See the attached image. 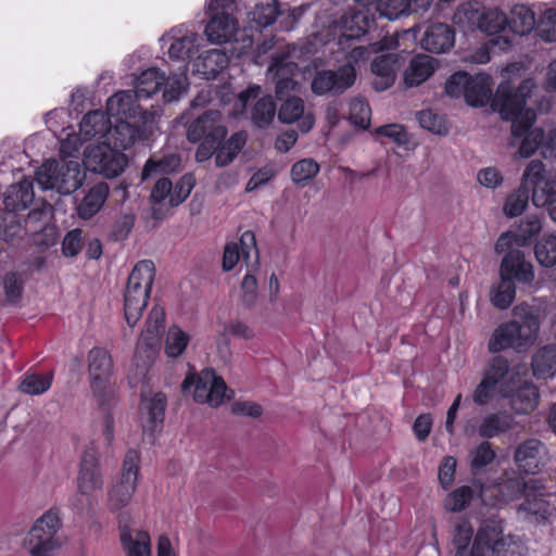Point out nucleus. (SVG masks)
Listing matches in <instances>:
<instances>
[{
  "label": "nucleus",
  "instance_id": "nucleus-15",
  "mask_svg": "<svg viewBox=\"0 0 556 556\" xmlns=\"http://www.w3.org/2000/svg\"><path fill=\"white\" fill-rule=\"evenodd\" d=\"M501 254H504L500 266L501 277L522 285L532 283L534 280L533 265L526 260L525 253L518 247L511 245Z\"/></svg>",
  "mask_w": 556,
  "mask_h": 556
},
{
  "label": "nucleus",
  "instance_id": "nucleus-10",
  "mask_svg": "<svg viewBox=\"0 0 556 556\" xmlns=\"http://www.w3.org/2000/svg\"><path fill=\"white\" fill-rule=\"evenodd\" d=\"M84 156L85 165L89 170L99 173L106 178L121 175L128 162L123 152L104 142L87 147Z\"/></svg>",
  "mask_w": 556,
  "mask_h": 556
},
{
  "label": "nucleus",
  "instance_id": "nucleus-30",
  "mask_svg": "<svg viewBox=\"0 0 556 556\" xmlns=\"http://www.w3.org/2000/svg\"><path fill=\"white\" fill-rule=\"evenodd\" d=\"M119 539L127 556H151V539L148 532L119 523Z\"/></svg>",
  "mask_w": 556,
  "mask_h": 556
},
{
  "label": "nucleus",
  "instance_id": "nucleus-24",
  "mask_svg": "<svg viewBox=\"0 0 556 556\" xmlns=\"http://www.w3.org/2000/svg\"><path fill=\"white\" fill-rule=\"evenodd\" d=\"M399 61L400 55L396 53L382 54L372 61L371 72L375 75L372 87L377 91H384L394 84L400 66Z\"/></svg>",
  "mask_w": 556,
  "mask_h": 556
},
{
  "label": "nucleus",
  "instance_id": "nucleus-5",
  "mask_svg": "<svg viewBox=\"0 0 556 556\" xmlns=\"http://www.w3.org/2000/svg\"><path fill=\"white\" fill-rule=\"evenodd\" d=\"M535 84L532 79H523L516 90L507 85H501L492 99V108L503 119L519 117L527 127L535 122V112L526 108V99L530 96Z\"/></svg>",
  "mask_w": 556,
  "mask_h": 556
},
{
  "label": "nucleus",
  "instance_id": "nucleus-54",
  "mask_svg": "<svg viewBox=\"0 0 556 556\" xmlns=\"http://www.w3.org/2000/svg\"><path fill=\"white\" fill-rule=\"evenodd\" d=\"M165 328V312L161 306H153L149 312L148 318L146 320V328L141 333V337L161 339V334L163 333Z\"/></svg>",
  "mask_w": 556,
  "mask_h": 556
},
{
  "label": "nucleus",
  "instance_id": "nucleus-55",
  "mask_svg": "<svg viewBox=\"0 0 556 556\" xmlns=\"http://www.w3.org/2000/svg\"><path fill=\"white\" fill-rule=\"evenodd\" d=\"M228 63L229 58L223 50H208L202 61L204 74L214 78L228 66Z\"/></svg>",
  "mask_w": 556,
  "mask_h": 556
},
{
  "label": "nucleus",
  "instance_id": "nucleus-6",
  "mask_svg": "<svg viewBox=\"0 0 556 556\" xmlns=\"http://www.w3.org/2000/svg\"><path fill=\"white\" fill-rule=\"evenodd\" d=\"M139 464V453L135 450H129L123 460L119 476L113 479L108 488L106 504L111 511H121L132 501L138 486Z\"/></svg>",
  "mask_w": 556,
  "mask_h": 556
},
{
  "label": "nucleus",
  "instance_id": "nucleus-21",
  "mask_svg": "<svg viewBox=\"0 0 556 556\" xmlns=\"http://www.w3.org/2000/svg\"><path fill=\"white\" fill-rule=\"evenodd\" d=\"M518 516L532 525L551 522L556 515V507L547 501L543 494L525 497L517 508Z\"/></svg>",
  "mask_w": 556,
  "mask_h": 556
},
{
  "label": "nucleus",
  "instance_id": "nucleus-14",
  "mask_svg": "<svg viewBox=\"0 0 556 556\" xmlns=\"http://www.w3.org/2000/svg\"><path fill=\"white\" fill-rule=\"evenodd\" d=\"M103 475L99 456L93 444L88 446L81 456L77 476V490L81 495H91L103 488Z\"/></svg>",
  "mask_w": 556,
  "mask_h": 556
},
{
  "label": "nucleus",
  "instance_id": "nucleus-64",
  "mask_svg": "<svg viewBox=\"0 0 556 556\" xmlns=\"http://www.w3.org/2000/svg\"><path fill=\"white\" fill-rule=\"evenodd\" d=\"M186 80V77L182 75L165 76L163 99L166 103H172L180 99V97L187 91Z\"/></svg>",
  "mask_w": 556,
  "mask_h": 556
},
{
  "label": "nucleus",
  "instance_id": "nucleus-35",
  "mask_svg": "<svg viewBox=\"0 0 556 556\" xmlns=\"http://www.w3.org/2000/svg\"><path fill=\"white\" fill-rule=\"evenodd\" d=\"M110 125L111 119L105 112L91 111L83 117L79 134L84 140L104 139L106 141Z\"/></svg>",
  "mask_w": 556,
  "mask_h": 556
},
{
  "label": "nucleus",
  "instance_id": "nucleus-61",
  "mask_svg": "<svg viewBox=\"0 0 556 556\" xmlns=\"http://www.w3.org/2000/svg\"><path fill=\"white\" fill-rule=\"evenodd\" d=\"M525 479L518 476L503 479L498 485V493L504 502L520 497L525 492Z\"/></svg>",
  "mask_w": 556,
  "mask_h": 556
},
{
  "label": "nucleus",
  "instance_id": "nucleus-23",
  "mask_svg": "<svg viewBox=\"0 0 556 556\" xmlns=\"http://www.w3.org/2000/svg\"><path fill=\"white\" fill-rule=\"evenodd\" d=\"M454 42L455 31L445 23L430 24L420 39L422 49L438 54L448 51L454 46Z\"/></svg>",
  "mask_w": 556,
  "mask_h": 556
},
{
  "label": "nucleus",
  "instance_id": "nucleus-56",
  "mask_svg": "<svg viewBox=\"0 0 556 556\" xmlns=\"http://www.w3.org/2000/svg\"><path fill=\"white\" fill-rule=\"evenodd\" d=\"M253 21L261 27H267L275 23L280 14L279 3L276 0L262 2L254 8Z\"/></svg>",
  "mask_w": 556,
  "mask_h": 556
},
{
  "label": "nucleus",
  "instance_id": "nucleus-58",
  "mask_svg": "<svg viewBox=\"0 0 556 556\" xmlns=\"http://www.w3.org/2000/svg\"><path fill=\"white\" fill-rule=\"evenodd\" d=\"M412 0H378L377 10L388 20H396L410 13Z\"/></svg>",
  "mask_w": 556,
  "mask_h": 556
},
{
  "label": "nucleus",
  "instance_id": "nucleus-33",
  "mask_svg": "<svg viewBox=\"0 0 556 556\" xmlns=\"http://www.w3.org/2000/svg\"><path fill=\"white\" fill-rule=\"evenodd\" d=\"M35 199L33 180L24 178L11 185L4 193L3 203L9 212L23 211L27 208Z\"/></svg>",
  "mask_w": 556,
  "mask_h": 556
},
{
  "label": "nucleus",
  "instance_id": "nucleus-37",
  "mask_svg": "<svg viewBox=\"0 0 556 556\" xmlns=\"http://www.w3.org/2000/svg\"><path fill=\"white\" fill-rule=\"evenodd\" d=\"M172 195V181L166 178H160L150 194L151 216L155 220H163L170 214L169 200Z\"/></svg>",
  "mask_w": 556,
  "mask_h": 556
},
{
  "label": "nucleus",
  "instance_id": "nucleus-31",
  "mask_svg": "<svg viewBox=\"0 0 556 556\" xmlns=\"http://www.w3.org/2000/svg\"><path fill=\"white\" fill-rule=\"evenodd\" d=\"M139 100H141V98L137 97L135 90L118 91L108 99V113L115 116L117 119H136L137 110H139L137 102Z\"/></svg>",
  "mask_w": 556,
  "mask_h": 556
},
{
  "label": "nucleus",
  "instance_id": "nucleus-26",
  "mask_svg": "<svg viewBox=\"0 0 556 556\" xmlns=\"http://www.w3.org/2000/svg\"><path fill=\"white\" fill-rule=\"evenodd\" d=\"M278 118L281 123L292 124L299 122L302 132H308L315 123L311 113H305L304 101L300 97H289L285 100L278 111Z\"/></svg>",
  "mask_w": 556,
  "mask_h": 556
},
{
  "label": "nucleus",
  "instance_id": "nucleus-29",
  "mask_svg": "<svg viewBox=\"0 0 556 556\" xmlns=\"http://www.w3.org/2000/svg\"><path fill=\"white\" fill-rule=\"evenodd\" d=\"M119 539L127 556H151V539L148 532L119 523Z\"/></svg>",
  "mask_w": 556,
  "mask_h": 556
},
{
  "label": "nucleus",
  "instance_id": "nucleus-51",
  "mask_svg": "<svg viewBox=\"0 0 556 556\" xmlns=\"http://www.w3.org/2000/svg\"><path fill=\"white\" fill-rule=\"evenodd\" d=\"M529 199V190L526 186H523V180L521 179L519 188L506 199L504 205L505 214L508 217H516L521 215L528 206Z\"/></svg>",
  "mask_w": 556,
  "mask_h": 556
},
{
  "label": "nucleus",
  "instance_id": "nucleus-42",
  "mask_svg": "<svg viewBox=\"0 0 556 556\" xmlns=\"http://www.w3.org/2000/svg\"><path fill=\"white\" fill-rule=\"evenodd\" d=\"M164 84L165 74L155 67H151L137 77L134 90L138 98L148 99L159 92Z\"/></svg>",
  "mask_w": 556,
  "mask_h": 556
},
{
  "label": "nucleus",
  "instance_id": "nucleus-27",
  "mask_svg": "<svg viewBox=\"0 0 556 556\" xmlns=\"http://www.w3.org/2000/svg\"><path fill=\"white\" fill-rule=\"evenodd\" d=\"M167 400L165 394L157 392L151 399L142 396L140 408L142 428L153 433L164 421Z\"/></svg>",
  "mask_w": 556,
  "mask_h": 556
},
{
  "label": "nucleus",
  "instance_id": "nucleus-22",
  "mask_svg": "<svg viewBox=\"0 0 556 556\" xmlns=\"http://www.w3.org/2000/svg\"><path fill=\"white\" fill-rule=\"evenodd\" d=\"M519 426L513 414L507 410L489 413L483 416L477 427L480 438L489 440L511 432Z\"/></svg>",
  "mask_w": 556,
  "mask_h": 556
},
{
  "label": "nucleus",
  "instance_id": "nucleus-19",
  "mask_svg": "<svg viewBox=\"0 0 556 556\" xmlns=\"http://www.w3.org/2000/svg\"><path fill=\"white\" fill-rule=\"evenodd\" d=\"M542 229L541 219L536 215H529L523 218L516 232H505L500 236L495 243V252L502 253L514 247H523L536 236Z\"/></svg>",
  "mask_w": 556,
  "mask_h": 556
},
{
  "label": "nucleus",
  "instance_id": "nucleus-28",
  "mask_svg": "<svg viewBox=\"0 0 556 556\" xmlns=\"http://www.w3.org/2000/svg\"><path fill=\"white\" fill-rule=\"evenodd\" d=\"M142 138V129L136 124V122L117 119L110 130L106 141L104 143L114 146L115 149H127L131 147L137 139Z\"/></svg>",
  "mask_w": 556,
  "mask_h": 556
},
{
  "label": "nucleus",
  "instance_id": "nucleus-11",
  "mask_svg": "<svg viewBox=\"0 0 556 556\" xmlns=\"http://www.w3.org/2000/svg\"><path fill=\"white\" fill-rule=\"evenodd\" d=\"M356 77V68L350 63L339 66L336 71L320 70L311 81V90L316 96H340L355 84Z\"/></svg>",
  "mask_w": 556,
  "mask_h": 556
},
{
  "label": "nucleus",
  "instance_id": "nucleus-13",
  "mask_svg": "<svg viewBox=\"0 0 556 556\" xmlns=\"http://www.w3.org/2000/svg\"><path fill=\"white\" fill-rule=\"evenodd\" d=\"M160 346L161 340L140 336L134 355L132 367L128 376L131 387H138L146 382L149 369L157 356Z\"/></svg>",
  "mask_w": 556,
  "mask_h": 556
},
{
  "label": "nucleus",
  "instance_id": "nucleus-8",
  "mask_svg": "<svg viewBox=\"0 0 556 556\" xmlns=\"http://www.w3.org/2000/svg\"><path fill=\"white\" fill-rule=\"evenodd\" d=\"M194 384V401L199 403H207L212 407H218L224 401L230 400L233 391L229 390L220 376H217L211 368L200 371L195 380L186 377L182 381V390L186 391Z\"/></svg>",
  "mask_w": 556,
  "mask_h": 556
},
{
  "label": "nucleus",
  "instance_id": "nucleus-50",
  "mask_svg": "<svg viewBox=\"0 0 556 556\" xmlns=\"http://www.w3.org/2000/svg\"><path fill=\"white\" fill-rule=\"evenodd\" d=\"M496 394H501L503 397L507 396V393L503 391L501 386L482 376L481 381L472 392L471 399L475 404L485 406Z\"/></svg>",
  "mask_w": 556,
  "mask_h": 556
},
{
  "label": "nucleus",
  "instance_id": "nucleus-34",
  "mask_svg": "<svg viewBox=\"0 0 556 556\" xmlns=\"http://www.w3.org/2000/svg\"><path fill=\"white\" fill-rule=\"evenodd\" d=\"M109 192L106 182L93 185L76 206L77 216L85 220L92 218L104 205Z\"/></svg>",
  "mask_w": 556,
  "mask_h": 556
},
{
  "label": "nucleus",
  "instance_id": "nucleus-45",
  "mask_svg": "<svg viewBox=\"0 0 556 556\" xmlns=\"http://www.w3.org/2000/svg\"><path fill=\"white\" fill-rule=\"evenodd\" d=\"M507 17V30L514 35H528L535 25L534 13L530 8L523 4L515 5Z\"/></svg>",
  "mask_w": 556,
  "mask_h": 556
},
{
  "label": "nucleus",
  "instance_id": "nucleus-63",
  "mask_svg": "<svg viewBox=\"0 0 556 556\" xmlns=\"http://www.w3.org/2000/svg\"><path fill=\"white\" fill-rule=\"evenodd\" d=\"M51 376H41L37 374L27 375L20 384V390L29 395H38L46 392L51 387Z\"/></svg>",
  "mask_w": 556,
  "mask_h": 556
},
{
  "label": "nucleus",
  "instance_id": "nucleus-59",
  "mask_svg": "<svg viewBox=\"0 0 556 556\" xmlns=\"http://www.w3.org/2000/svg\"><path fill=\"white\" fill-rule=\"evenodd\" d=\"M509 368L508 359L502 355H496L489 361L483 371V377L502 387L503 381L509 372Z\"/></svg>",
  "mask_w": 556,
  "mask_h": 556
},
{
  "label": "nucleus",
  "instance_id": "nucleus-25",
  "mask_svg": "<svg viewBox=\"0 0 556 556\" xmlns=\"http://www.w3.org/2000/svg\"><path fill=\"white\" fill-rule=\"evenodd\" d=\"M488 522H493L496 533L488 535L482 541V554L484 556H516V542L510 534L505 535L503 522L500 519L489 518Z\"/></svg>",
  "mask_w": 556,
  "mask_h": 556
},
{
  "label": "nucleus",
  "instance_id": "nucleus-60",
  "mask_svg": "<svg viewBox=\"0 0 556 556\" xmlns=\"http://www.w3.org/2000/svg\"><path fill=\"white\" fill-rule=\"evenodd\" d=\"M189 337L179 327L172 326L167 332L165 352L169 357H178L186 350Z\"/></svg>",
  "mask_w": 556,
  "mask_h": 556
},
{
  "label": "nucleus",
  "instance_id": "nucleus-36",
  "mask_svg": "<svg viewBox=\"0 0 556 556\" xmlns=\"http://www.w3.org/2000/svg\"><path fill=\"white\" fill-rule=\"evenodd\" d=\"M236 31L235 20L226 12L213 13L206 24L205 34L213 43H223L229 41Z\"/></svg>",
  "mask_w": 556,
  "mask_h": 556
},
{
  "label": "nucleus",
  "instance_id": "nucleus-2",
  "mask_svg": "<svg viewBox=\"0 0 556 556\" xmlns=\"http://www.w3.org/2000/svg\"><path fill=\"white\" fill-rule=\"evenodd\" d=\"M154 276V263L143 260L135 265L128 277L124 293V315L130 327L137 325L148 305Z\"/></svg>",
  "mask_w": 556,
  "mask_h": 556
},
{
  "label": "nucleus",
  "instance_id": "nucleus-52",
  "mask_svg": "<svg viewBox=\"0 0 556 556\" xmlns=\"http://www.w3.org/2000/svg\"><path fill=\"white\" fill-rule=\"evenodd\" d=\"M516 296V282L508 278L501 277L498 286L492 292V303L500 309L510 306Z\"/></svg>",
  "mask_w": 556,
  "mask_h": 556
},
{
  "label": "nucleus",
  "instance_id": "nucleus-32",
  "mask_svg": "<svg viewBox=\"0 0 556 556\" xmlns=\"http://www.w3.org/2000/svg\"><path fill=\"white\" fill-rule=\"evenodd\" d=\"M438 61L427 54L419 53L412 58L404 72L406 87H417L425 83L435 71Z\"/></svg>",
  "mask_w": 556,
  "mask_h": 556
},
{
  "label": "nucleus",
  "instance_id": "nucleus-57",
  "mask_svg": "<svg viewBox=\"0 0 556 556\" xmlns=\"http://www.w3.org/2000/svg\"><path fill=\"white\" fill-rule=\"evenodd\" d=\"M473 494L475 491L471 486H459L447 495L444 506L451 511H462L469 506Z\"/></svg>",
  "mask_w": 556,
  "mask_h": 556
},
{
  "label": "nucleus",
  "instance_id": "nucleus-53",
  "mask_svg": "<svg viewBox=\"0 0 556 556\" xmlns=\"http://www.w3.org/2000/svg\"><path fill=\"white\" fill-rule=\"evenodd\" d=\"M534 254L541 265L545 267L554 266L556 264V236H544L538 241Z\"/></svg>",
  "mask_w": 556,
  "mask_h": 556
},
{
  "label": "nucleus",
  "instance_id": "nucleus-7",
  "mask_svg": "<svg viewBox=\"0 0 556 556\" xmlns=\"http://www.w3.org/2000/svg\"><path fill=\"white\" fill-rule=\"evenodd\" d=\"M61 520L58 513L48 510L36 520L25 540V547L31 556H52L62 545L58 535Z\"/></svg>",
  "mask_w": 556,
  "mask_h": 556
},
{
  "label": "nucleus",
  "instance_id": "nucleus-46",
  "mask_svg": "<svg viewBox=\"0 0 556 556\" xmlns=\"http://www.w3.org/2000/svg\"><path fill=\"white\" fill-rule=\"evenodd\" d=\"M276 114V103L271 96L260 98L251 112V119L258 128H265L271 124Z\"/></svg>",
  "mask_w": 556,
  "mask_h": 556
},
{
  "label": "nucleus",
  "instance_id": "nucleus-20",
  "mask_svg": "<svg viewBox=\"0 0 556 556\" xmlns=\"http://www.w3.org/2000/svg\"><path fill=\"white\" fill-rule=\"evenodd\" d=\"M509 121H511V140L509 144H519L518 153L521 157L531 156L543 142L544 131L541 128H532L533 124L526 127L519 121V117Z\"/></svg>",
  "mask_w": 556,
  "mask_h": 556
},
{
  "label": "nucleus",
  "instance_id": "nucleus-40",
  "mask_svg": "<svg viewBox=\"0 0 556 556\" xmlns=\"http://www.w3.org/2000/svg\"><path fill=\"white\" fill-rule=\"evenodd\" d=\"M532 370L538 379L552 378L556 374V344L541 348L532 356Z\"/></svg>",
  "mask_w": 556,
  "mask_h": 556
},
{
  "label": "nucleus",
  "instance_id": "nucleus-49",
  "mask_svg": "<svg viewBox=\"0 0 556 556\" xmlns=\"http://www.w3.org/2000/svg\"><path fill=\"white\" fill-rule=\"evenodd\" d=\"M319 173V164L313 159H303L291 167V179L299 187H305Z\"/></svg>",
  "mask_w": 556,
  "mask_h": 556
},
{
  "label": "nucleus",
  "instance_id": "nucleus-41",
  "mask_svg": "<svg viewBox=\"0 0 556 556\" xmlns=\"http://www.w3.org/2000/svg\"><path fill=\"white\" fill-rule=\"evenodd\" d=\"M540 400L538 388L532 383H525L510 395L509 404L515 414L523 415L533 412Z\"/></svg>",
  "mask_w": 556,
  "mask_h": 556
},
{
  "label": "nucleus",
  "instance_id": "nucleus-9",
  "mask_svg": "<svg viewBox=\"0 0 556 556\" xmlns=\"http://www.w3.org/2000/svg\"><path fill=\"white\" fill-rule=\"evenodd\" d=\"M521 178L523 186L531 190V200L536 207H544L556 194V172L547 170L540 160L529 162Z\"/></svg>",
  "mask_w": 556,
  "mask_h": 556
},
{
  "label": "nucleus",
  "instance_id": "nucleus-3",
  "mask_svg": "<svg viewBox=\"0 0 556 556\" xmlns=\"http://www.w3.org/2000/svg\"><path fill=\"white\" fill-rule=\"evenodd\" d=\"M228 134L219 111L208 110L194 118L187 128L189 142H200L195 151V160L205 162L210 160L218 146L225 140Z\"/></svg>",
  "mask_w": 556,
  "mask_h": 556
},
{
  "label": "nucleus",
  "instance_id": "nucleus-62",
  "mask_svg": "<svg viewBox=\"0 0 556 556\" xmlns=\"http://www.w3.org/2000/svg\"><path fill=\"white\" fill-rule=\"evenodd\" d=\"M342 29L349 37H359L366 31V17L362 12H348L340 21Z\"/></svg>",
  "mask_w": 556,
  "mask_h": 556
},
{
  "label": "nucleus",
  "instance_id": "nucleus-47",
  "mask_svg": "<svg viewBox=\"0 0 556 556\" xmlns=\"http://www.w3.org/2000/svg\"><path fill=\"white\" fill-rule=\"evenodd\" d=\"M507 15L498 9H489L479 18V29L489 35L507 31Z\"/></svg>",
  "mask_w": 556,
  "mask_h": 556
},
{
  "label": "nucleus",
  "instance_id": "nucleus-39",
  "mask_svg": "<svg viewBox=\"0 0 556 556\" xmlns=\"http://www.w3.org/2000/svg\"><path fill=\"white\" fill-rule=\"evenodd\" d=\"M464 97L469 105H485L492 98L491 77L485 74L470 75Z\"/></svg>",
  "mask_w": 556,
  "mask_h": 556
},
{
  "label": "nucleus",
  "instance_id": "nucleus-48",
  "mask_svg": "<svg viewBox=\"0 0 556 556\" xmlns=\"http://www.w3.org/2000/svg\"><path fill=\"white\" fill-rule=\"evenodd\" d=\"M198 35L190 33L180 38L175 39L168 49L170 59L186 60L191 58L198 51Z\"/></svg>",
  "mask_w": 556,
  "mask_h": 556
},
{
  "label": "nucleus",
  "instance_id": "nucleus-44",
  "mask_svg": "<svg viewBox=\"0 0 556 556\" xmlns=\"http://www.w3.org/2000/svg\"><path fill=\"white\" fill-rule=\"evenodd\" d=\"M245 142L247 134L244 131L235 132L228 140L223 141L214 152L216 166L225 167L229 165L242 150Z\"/></svg>",
  "mask_w": 556,
  "mask_h": 556
},
{
  "label": "nucleus",
  "instance_id": "nucleus-16",
  "mask_svg": "<svg viewBox=\"0 0 556 556\" xmlns=\"http://www.w3.org/2000/svg\"><path fill=\"white\" fill-rule=\"evenodd\" d=\"M547 450L538 439H527L515 450L514 462L517 468L527 475H535L546 464Z\"/></svg>",
  "mask_w": 556,
  "mask_h": 556
},
{
  "label": "nucleus",
  "instance_id": "nucleus-12",
  "mask_svg": "<svg viewBox=\"0 0 556 556\" xmlns=\"http://www.w3.org/2000/svg\"><path fill=\"white\" fill-rule=\"evenodd\" d=\"M493 522H488V519L483 521L479 528L470 551L467 549L473 534L471 525L467 520L459 521L455 527V533L453 536V543L456 547V556H484L482 554V541L488 535L496 533V528Z\"/></svg>",
  "mask_w": 556,
  "mask_h": 556
},
{
  "label": "nucleus",
  "instance_id": "nucleus-38",
  "mask_svg": "<svg viewBox=\"0 0 556 556\" xmlns=\"http://www.w3.org/2000/svg\"><path fill=\"white\" fill-rule=\"evenodd\" d=\"M25 278L22 273L9 270L4 273L0 280V290L3 294V300L0 303L3 305L20 306L25 288Z\"/></svg>",
  "mask_w": 556,
  "mask_h": 556
},
{
  "label": "nucleus",
  "instance_id": "nucleus-1",
  "mask_svg": "<svg viewBox=\"0 0 556 556\" xmlns=\"http://www.w3.org/2000/svg\"><path fill=\"white\" fill-rule=\"evenodd\" d=\"M514 319L501 324L493 331L488 342L491 353H498L507 349L525 352L536 340L540 321L532 308L528 305H517L513 309Z\"/></svg>",
  "mask_w": 556,
  "mask_h": 556
},
{
  "label": "nucleus",
  "instance_id": "nucleus-43",
  "mask_svg": "<svg viewBox=\"0 0 556 556\" xmlns=\"http://www.w3.org/2000/svg\"><path fill=\"white\" fill-rule=\"evenodd\" d=\"M180 164L181 159L177 153H168L161 157L152 156L146 162L141 177L146 180L155 175L170 174L178 170Z\"/></svg>",
  "mask_w": 556,
  "mask_h": 556
},
{
  "label": "nucleus",
  "instance_id": "nucleus-18",
  "mask_svg": "<svg viewBox=\"0 0 556 556\" xmlns=\"http://www.w3.org/2000/svg\"><path fill=\"white\" fill-rule=\"evenodd\" d=\"M268 73H273L276 79V96L279 99L291 97V92L300 89V84L294 79L299 73V66L295 62L289 61L287 58H273L268 67Z\"/></svg>",
  "mask_w": 556,
  "mask_h": 556
},
{
  "label": "nucleus",
  "instance_id": "nucleus-4",
  "mask_svg": "<svg viewBox=\"0 0 556 556\" xmlns=\"http://www.w3.org/2000/svg\"><path fill=\"white\" fill-rule=\"evenodd\" d=\"M85 175L77 161L47 160L35 172V180L42 190H55L68 195L79 189Z\"/></svg>",
  "mask_w": 556,
  "mask_h": 556
},
{
  "label": "nucleus",
  "instance_id": "nucleus-17",
  "mask_svg": "<svg viewBox=\"0 0 556 556\" xmlns=\"http://www.w3.org/2000/svg\"><path fill=\"white\" fill-rule=\"evenodd\" d=\"M88 371L93 393L102 395L113 372V361L103 348H93L88 353Z\"/></svg>",
  "mask_w": 556,
  "mask_h": 556
}]
</instances>
